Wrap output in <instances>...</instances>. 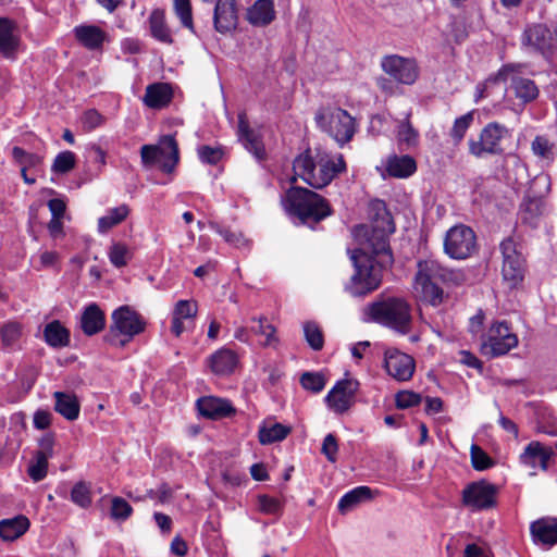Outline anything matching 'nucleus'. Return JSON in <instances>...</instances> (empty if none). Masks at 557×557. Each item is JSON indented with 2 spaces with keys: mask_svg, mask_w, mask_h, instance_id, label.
Wrapping results in <instances>:
<instances>
[{
  "mask_svg": "<svg viewBox=\"0 0 557 557\" xmlns=\"http://www.w3.org/2000/svg\"><path fill=\"white\" fill-rule=\"evenodd\" d=\"M348 251L356 271L347 289L352 296H364L380 286L383 269L393 263L391 246H358Z\"/></svg>",
  "mask_w": 557,
  "mask_h": 557,
  "instance_id": "obj_1",
  "label": "nucleus"
},
{
  "mask_svg": "<svg viewBox=\"0 0 557 557\" xmlns=\"http://www.w3.org/2000/svg\"><path fill=\"white\" fill-rule=\"evenodd\" d=\"M457 278L454 271L433 259L419 260L413 278L414 295L420 301L438 307L448 298L445 288L456 284Z\"/></svg>",
  "mask_w": 557,
  "mask_h": 557,
  "instance_id": "obj_2",
  "label": "nucleus"
},
{
  "mask_svg": "<svg viewBox=\"0 0 557 557\" xmlns=\"http://www.w3.org/2000/svg\"><path fill=\"white\" fill-rule=\"evenodd\" d=\"M286 215L295 223L314 225L333 213L330 202L305 187L292 186L281 197Z\"/></svg>",
  "mask_w": 557,
  "mask_h": 557,
  "instance_id": "obj_3",
  "label": "nucleus"
},
{
  "mask_svg": "<svg viewBox=\"0 0 557 557\" xmlns=\"http://www.w3.org/2000/svg\"><path fill=\"white\" fill-rule=\"evenodd\" d=\"M345 169L346 163L342 154L330 158L325 153L312 157L309 152H305L294 160V176L290 182L294 183L299 177L311 187L319 189L330 184Z\"/></svg>",
  "mask_w": 557,
  "mask_h": 557,
  "instance_id": "obj_4",
  "label": "nucleus"
},
{
  "mask_svg": "<svg viewBox=\"0 0 557 557\" xmlns=\"http://www.w3.org/2000/svg\"><path fill=\"white\" fill-rule=\"evenodd\" d=\"M370 224L352 226L350 233L356 244H388L395 223L386 203L374 199L369 203Z\"/></svg>",
  "mask_w": 557,
  "mask_h": 557,
  "instance_id": "obj_5",
  "label": "nucleus"
},
{
  "mask_svg": "<svg viewBox=\"0 0 557 557\" xmlns=\"http://www.w3.org/2000/svg\"><path fill=\"white\" fill-rule=\"evenodd\" d=\"M146 327L145 319L129 306H121L112 313V324L104 342L114 347H124Z\"/></svg>",
  "mask_w": 557,
  "mask_h": 557,
  "instance_id": "obj_6",
  "label": "nucleus"
},
{
  "mask_svg": "<svg viewBox=\"0 0 557 557\" xmlns=\"http://www.w3.org/2000/svg\"><path fill=\"white\" fill-rule=\"evenodd\" d=\"M318 127L341 147L349 143L357 129L355 119L341 108H323L314 116Z\"/></svg>",
  "mask_w": 557,
  "mask_h": 557,
  "instance_id": "obj_7",
  "label": "nucleus"
},
{
  "mask_svg": "<svg viewBox=\"0 0 557 557\" xmlns=\"http://www.w3.org/2000/svg\"><path fill=\"white\" fill-rule=\"evenodd\" d=\"M524 69L523 64L508 63L498 70V78L503 84H508L504 94L509 98L512 94L522 107L534 101L540 94L536 84L524 75Z\"/></svg>",
  "mask_w": 557,
  "mask_h": 557,
  "instance_id": "obj_8",
  "label": "nucleus"
},
{
  "mask_svg": "<svg viewBox=\"0 0 557 557\" xmlns=\"http://www.w3.org/2000/svg\"><path fill=\"white\" fill-rule=\"evenodd\" d=\"M371 318L400 333H407L411 322L410 307L400 298H387L369 307Z\"/></svg>",
  "mask_w": 557,
  "mask_h": 557,
  "instance_id": "obj_9",
  "label": "nucleus"
},
{
  "mask_svg": "<svg viewBox=\"0 0 557 557\" xmlns=\"http://www.w3.org/2000/svg\"><path fill=\"white\" fill-rule=\"evenodd\" d=\"M509 136V129L503 124L497 122L487 123L481 129L478 138H469V153L478 159L502 154L504 151L502 141Z\"/></svg>",
  "mask_w": 557,
  "mask_h": 557,
  "instance_id": "obj_10",
  "label": "nucleus"
},
{
  "mask_svg": "<svg viewBox=\"0 0 557 557\" xmlns=\"http://www.w3.org/2000/svg\"><path fill=\"white\" fill-rule=\"evenodd\" d=\"M162 146L144 145L140 148L141 162L145 166L158 164L164 173H172L178 162V147L173 136H164Z\"/></svg>",
  "mask_w": 557,
  "mask_h": 557,
  "instance_id": "obj_11",
  "label": "nucleus"
},
{
  "mask_svg": "<svg viewBox=\"0 0 557 557\" xmlns=\"http://www.w3.org/2000/svg\"><path fill=\"white\" fill-rule=\"evenodd\" d=\"M518 345V337L505 322L494 323L488 331L486 339L481 344L482 355L495 358L508 354Z\"/></svg>",
  "mask_w": 557,
  "mask_h": 557,
  "instance_id": "obj_12",
  "label": "nucleus"
},
{
  "mask_svg": "<svg viewBox=\"0 0 557 557\" xmlns=\"http://www.w3.org/2000/svg\"><path fill=\"white\" fill-rule=\"evenodd\" d=\"M497 487L484 480L469 483L462 491V505L473 511L487 510L496 505Z\"/></svg>",
  "mask_w": 557,
  "mask_h": 557,
  "instance_id": "obj_13",
  "label": "nucleus"
},
{
  "mask_svg": "<svg viewBox=\"0 0 557 557\" xmlns=\"http://www.w3.org/2000/svg\"><path fill=\"white\" fill-rule=\"evenodd\" d=\"M358 389L359 382L357 380H339L325 396V403L336 414H343L355 405Z\"/></svg>",
  "mask_w": 557,
  "mask_h": 557,
  "instance_id": "obj_14",
  "label": "nucleus"
},
{
  "mask_svg": "<svg viewBox=\"0 0 557 557\" xmlns=\"http://www.w3.org/2000/svg\"><path fill=\"white\" fill-rule=\"evenodd\" d=\"M381 67L384 73L404 85H412L419 76V67L416 60L398 54L383 57Z\"/></svg>",
  "mask_w": 557,
  "mask_h": 557,
  "instance_id": "obj_15",
  "label": "nucleus"
},
{
  "mask_svg": "<svg viewBox=\"0 0 557 557\" xmlns=\"http://www.w3.org/2000/svg\"><path fill=\"white\" fill-rule=\"evenodd\" d=\"M521 42L529 50L547 57L557 48V34L544 24H533L523 32Z\"/></svg>",
  "mask_w": 557,
  "mask_h": 557,
  "instance_id": "obj_16",
  "label": "nucleus"
},
{
  "mask_svg": "<svg viewBox=\"0 0 557 557\" xmlns=\"http://www.w3.org/2000/svg\"><path fill=\"white\" fill-rule=\"evenodd\" d=\"M384 368L396 381L406 382L412 377L416 362L411 356L396 348H388L384 352Z\"/></svg>",
  "mask_w": 557,
  "mask_h": 557,
  "instance_id": "obj_17",
  "label": "nucleus"
},
{
  "mask_svg": "<svg viewBox=\"0 0 557 557\" xmlns=\"http://www.w3.org/2000/svg\"><path fill=\"white\" fill-rule=\"evenodd\" d=\"M238 24V9L236 0H216L213 10V26L220 34H228L236 29Z\"/></svg>",
  "mask_w": 557,
  "mask_h": 557,
  "instance_id": "obj_18",
  "label": "nucleus"
},
{
  "mask_svg": "<svg viewBox=\"0 0 557 557\" xmlns=\"http://www.w3.org/2000/svg\"><path fill=\"white\" fill-rule=\"evenodd\" d=\"M555 456L553 447L547 446L539 441L530 442L519 456L520 462L531 469L540 468L546 471L549 460Z\"/></svg>",
  "mask_w": 557,
  "mask_h": 557,
  "instance_id": "obj_19",
  "label": "nucleus"
},
{
  "mask_svg": "<svg viewBox=\"0 0 557 557\" xmlns=\"http://www.w3.org/2000/svg\"><path fill=\"white\" fill-rule=\"evenodd\" d=\"M503 247V276L504 280L509 282L511 286H516L523 280L524 275V258L517 246H502Z\"/></svg>",
  "mask_w": 557,
  "mask_h": 557,
  "instance_id": "obj_20",
  "label": "nucleus"
},
{
  "mask_svg": "<svg viewBox=\"0 0 557 557\" xmlns=\"http://www.w3.org/2000/svg\"><path fill=\"white\" fill-rule=\"evenodd\" d=\"M75 39L81 46L90 51H100L109 35L101 27L94 24H81L73 28Z\"/></svg>",
  "mask_w": 557,
  "mask_h": 557,
  "instance_id": "obj_21",
  "label": "nucleus"
},
{
  "mask_svg": "<svg viewBox=\"0 0 557 557\" xmlns=\"http://www.w3.org/2000/svg\"><path fill=\"white\" fill-rule=\"evenodd\" d=\"M237 135L239 141L244 147L252 153V156L262 160L265 156V150L259 135L250 128L246 113L242 112L238 114V127Z\"/></svg>",
  "mask_w": 557,
  "mask_h": 557,
  "instance_id": "obj_22",
  "label": "nucleus"
},
{
  "mask_svg": "<svg viewBox=\"0 0 557 557\" xmlns=\"http://www.w3.org/2000/svg\"><path fill=\"white\" fill-rule=\"evenodd\" d=\"M530 532L535 544L554 546L557 544V518L544 517L532 522Z\"/></svg>",
  "mask_w": 557,
  "mask_h": 557,
  "instance_id": "obj_23",
  "label": "nucleus"
},
{
  "mask_svg": "<svg viewBox=\"0 0 557 557\" xmlns=\"http://www.w3.org/2000/svg\"><path fill=\"white\" fill-rule=\"evenodd\" d=\"M20 46V36L15 24L5 17H0V54L5 59H14Z\"/></svg>",
  "mask_w": 557,
  "mask_h": 557,
  "instance_id": "obj_24",
  "label": "nucleus"
},
{
  "mask_svg": "<svg viewBox=\"0 0 557 557\" xmlns=\"http://www.w3.org/2000/svg\"><path fill=\"white\" fill-rule=\"evenodd\" d=\"M199 413L206 418L219 419L234 412L232 405L224 399L208 396L197 400Z\"/></svg>",
  "mask_w": 557,
  "mask_h": 557,
  "instance_id": "obj_25",
  "label": "nucleus"
},
{
  "mask_svg": "<svg viewBox=\"0 0 557 557\" xmlns=\"http://www.w3.org/2000/svg\"><path fill=\"white\" fill-rule=\"evenodd\" d=\"M172 96V89L169 84L154 83L147 86L143 102L148 108L161 109L171 102Z\"/></svg>",
  "mask_w": 557,
  "mask_h": 557,
  "instance_id": "obj_26",
  "label": "nucleus"
},
{
  "mask_svg": "<svg viewBox=\"0 0 557 557\" xmlns=\"http://www.w3.org/2000/svg\"><path fill=\"white\" fill-rule=\"evenodd\" d=\"M53 398L55 400L54 410L69 421H74L78 418L81 411V404L78 398L73 393L54 392Z\"/></svg>",
  "mask_w": 557,
  "mask_h": 557,
  "instance_id": "obj_27",
  "label": "nucleus"
},
{
  "mask_svg": "<svg viewBox=\"0 0 557 557\" xmlns=\"http://www.w3.org/2000/svg\"><path fill=\"white\" fill-rule=\"evenodd\" d=\"M275 17L273 0H256L247 11V20L255 26H265Z\"/></svg>",
  "mask_w": 557,
  "mask_h": 557,
  "instance_id": "obj_28",
  "label": "nucleus"
},
{
  "mask_svg": "<svg viewBox=\"0 0 557 557\" xmlns=\"http://www.w3.org/2000/svg\"><path fill=\"white\" fill-rule=\"evenodd\" d=\"M290 432L292 429L289 426L268 419L259 426L258 440L262 445H270L276 442H282Z\"/></svg>",
  "mask_w": 557,
  "mask_h": 557,
  "instance_id": "obj_29",
  "label": "nucleus"
},
{
  "mask_svg": "<svg viewBox=\"0 0 557 557\" xmlns=\"http://www.w3.org/2000/svg\"><path fill=\"white\" fill-rule=\"evenodd\" d=\"M106 325L104 313L96 304L86 307L82 314L81 326L83 332L88 335H95L103 330Z\"/></svg>",
  "mask_w": 557,
  "mask_h": 557,
  "instance_id": "obj_30",
  "label": "nucleus"
},
{
  "mask_svg": "<svg viewBox=\"0 0 557 557\" xmlns=\"http://www.w3.org/2000/svg\"><path fill=\"white\" fill-rule=\"evenodd\" d=\"M151 36L161 44H173V37L170 27L165 22V14L162 10H153L148 18Z\"/></svg>",
  "mask_w": 557,
  "mask_h": 557,
  "instance_id": "obj_31",
  "label": "nucleus"
},
{
  "mask_svg": "<svg viewBox=\"0 0 557 557\" xmlns=\"http://www.w3.org/2000/svg\"><path fill=\"white\" fill-rule=\"evenodd\" d=\"M209 364L213 373L227 375L234 371L237 364V356L234 351L223 348L210 357Z\"/></svg>",
  "mask_w": 557,
  "mask_h": 557,
  "instance_id": "obj_32",
  "label": "nucleus"
},
{
  "mask_svg": "<svg viewBox=\"0 0 557 557\" xmlns=\"http://www.w3.org/2000/svg\"><path fill=\"white\" fill-rule=\"evenodd\" d=\"M29 528V520L25 516L0 521V537L3 541H14L22 536Z\"/></svg>",
  "mask_w": 557,
  "mask_h": 557,
  "instance_id": "obj_33",
  "label": "nucleus"
},
{
  "mask_svg": "<svg viewBox=\"0 0 557 557\" xmlns=\"http://www.w3.org/2000/svg\"><path fill=\"white\" fill-rule=\"evenodd\" d=\"M386 170L393 177L406 178L416 172L417 164L414 159L410 156H395L389 158Z\"/></svg>",
  "mask_w": 557,
  "mask_h": 557,
  "instance_id": "obj_34",
  "label": "nucleus"
},
{
  "mask_svg": "<svg viewBox=\"0 0 557 557\" xmlns=\"http://www.w3.org/2000/svg\"><path fill=\"white\" fill-rule=\"evenodd\" d=\"M372 498V491L368 486H358L347 492L338 502V510L346 513L362 502Z\"/></svg>",
  "mask_w": 557,
  "mask_h": 557,
  "instance_id": "obj_35",
  "label": "nucleus"
},
{
  "mask_svg": "<svg viewBox=\"0 0 557 557\" xmlns=\"http://www.w3.org/2000/svg\"><path fill=\"white\" fill-rule=\"evenodd\" d=\"M44 337L51 347H65L70 343L69 331L57 320L45 326Z\"/></svg>",
  "mask_w": 557,
  "mask_h": 557,
  "instance_id": "obj_36",
  "label": "nucleus"
},
{
  "mask_svg": "<svg viewBox=\"0 0 557 557\" xmlns=\"http://www.w3.org/2000/svg\"><path fill=\"white\" fill-rule=\"evenodd\" d=\"M129 213V209L126 205H121L115 208H111L107 213L98 220V231L106 233L115 225L124 221Z\"/></svg>",
  "mask_w": 557,
  "mask_h": 557,
  "instance_id": "obj_37",
  "label": "nucleus"
},
{
  "mask_svg": "<svg viewBox=\"0 0 557 557\" xmlns=\"http://www.w3.org/2000/svg\"><path fill=\"white\" fill-rule=\"evenodd\" d=\"M475 239V233L470 226L457 224L447 231L444 244H474Z\"/></svg>",
  "mask_w": 557,
  "mask_h": 557,
  "instance_id": "obj_38",
  "label": "nucleus"
},
{
  "mask_svg": "<svg viewBox=\"0 0 557 557\" xmlns=\"http://www.w3.org/2000/svg\"><path fill=\"white\" fill-rule=\"evenodd\" d=\"M410 113H406L403 121L397 125V140L407 147H413L419 141V133L409 122Z\"/></svg>",
  "mask_w": 557,
  "mask_h": 557,
  "instance_id": "obj_39",
  "label": "nucleus"
},
{
  "mask_svg": "<svg viewBox=\"0 0 557 557\" xmlns=\"http://www.w3.org/2000/svg\"><path fill=\"white\" fill-rule=\"evenodd\" d=\"M256 325L251 326V330L257 335L264 336V341L261 343L264 347H274L278 343V338L276 337V329L274 325L268 322L265 318H260L258 320H253Z\"/></svg>",
  "mask_w": 557,
  "mask_h": 557,
  "instance_id": "obj_40",
  "label": "nucleus"
},
{
  "mask_svg": "<svg viewBox=\"0 0 557 557\" xmlns=\"http://www.w3.org/2000/svg\"><path fill=\"white\" fill-rule=\"evenodd\" d=\"M473 111L467 112L466 114L455 120L449 135L456 145L459 144L465 138V135L470 128L471 124L473 123Z\"/></svg>",
  "mask_w": 557,
  "mask_h": 557,
  "instance_id": "obj_41",
  "label": "nucleus"
},
{
  "mask_svg": "<svg viewBox=\"0 0 557 557\" xmlns=\"http://www.w3.org/2000/svg\"><path fill=\"white\" fill-rule=\"evenodd\" d=\"M304 334L306 342L313 350H321L324 345V336L322 330L314 322L304 324Z\"/></svg>",
  "mask_w": 557,
  "mask_h": 557,
  "instance_id": "obj_42",
  "label": "nucleus"
},
{
  "mask_svg": "<svg viewBox=\"0 0 557 557\" xmlns=\"http://www.w3.org/2000/svg\"><path fill=\"white\" fill-rule=\"evenodd\" d=\"M258 510L264 515L280 516L283 511V503L276 498L265 494L257 497Z\"/></svg>",
  "mask_w": 557,
  "mask_h": 557,
  "instance_id": "obj_43",
  "label": "nucleus"
},
{
  "mask_svg": "<svg viewBox=\"0 0 557 557\" xmlns=\"http://www.w3.org/2000/svg\"><path fill=\"white\" fill-rule=\"evenodd\" d=\"M12 158L21 165V169L36 168L42 161V158L39 154L27 152L17 146L12 148Z\"/></svg>",
  "mask_w": 557,
  "mask_h": 557,
  "instance_id": "obj_44",
  "label": "nucleus"
},
{
  "mask_svg": "<svg viewBox=\"0 0 557 557\" xmlns=\"http://www.w3.org/2000/svg\"><path fill=\"white\" fill-rule=\"evenodd\" d=\"M174 11L182 25L195 34L190 0H173Z\"/></svg>",
  "mask_w": 557,
  "mask_h": 557,
  "instance_id": "obj_45",
  "label": "nucleus"
},
{
  "mask_svg": "<svg viewBox=\"0 0 557 557\" xmlns=\"http://www.w3.org/2000/svg\"><path fill=\"white\" fill-rule=\"evenodd\" d=\"M76 162L75 153L72 151H62L55 158L51 165V171L55 174H65L70 172Z\"/></svg>",
  "mask_w": 557,
  "mask_h": 557,
  "instance_id": "obj_46",
  "label": "nucleus"
},
{
  "mask_svg": "<svg viewBox=\"0 0 557 557\" xmlns=\"http://www.w3.org/2000/svg\"><path fill=\"white\" fill-rule=\"evenodd\" d=\"M71 500L82 508H87L91 504L90 487L86 482H77L71 491Z\"/></svg>",
  "mask_w": 557,
  "mask_h": 557,
  "instance_id": "obj_47",
  "label": "nucleus"
},
{
  "mask_svg": "<svg viewBox=\"0 0 557 557\" xmlns=\"http://www.w3.org/2000/svg\"><path fill=\"white\" fill-rule=\"evenodd\" d=\"M22 334L21 324L17 322H8L0 327L2 345L5 347L14 346Z\"/></svg>",
  "mask_w": 557,
  "mask_h": 557,
  "instance_id": "obj_48",
  "label": "nucleus"
},
{
  "mask_svg": "<svg viewBox=\"0 0 557 557\" xmlns=\"http://www.w3.org/2000/svg\"><path fill=\"white\" fill-rule=\"evenodd\" d=\"M108 256L114 267L121 268L128 263L134 252L129 246H110Z\"/></svg>",
  "mask_w": 557,
  "mask_h": 557,
  "instance_id": "obj_49",
  "label": "nucleus"
},
{
  "mask_svg": "<svg viewBox=\"0 0 557 557\" xmlns=\"http://www.w3.org/2000/svg\"><path fill=\"white\" fill-rule=\"evenodd\" d=\"M300 384L307 391L320 393L324 388L326 380L322 373L305 372L300 376Z\"/></svg>",
  "mask_w": 557,
  "mask_h": 557,
  "instance_id": "obj_50",
  "label": "nucleus"
},
{
  "mask_svg": "<svg viewBox=\"0 0 557 557\" xmlns=\"http://www.w3.org/2000/svg\"><path fill=\"white\" fill-rule=\"evenodd\" d=\"M48 460V457L35 454V460L29 463L27 469V473L34 482H39L47 476Z\"/></svg>",
  "mask_w": 557,
  "mask_h": 557,
  "instance_id": "obj_51",
  "label": "nucleus"
},
{
  "mask_svg": "<svg viewBox=\"0 0 557 557\" xmlns=\"http://www.w3.org/2000/svg\"><path fill=\"white\" fill-rule=\"evenodd\" d=\"M197 152L201 162L212 165L218 164L224 156L223 149L219 146L203 145L198 148Z\"/></svg>",
  "mask_w": 557,
  "mask_h": 557,
  "instance_id": "obj_52",
  "label": "nucleus"
},
{
  "mask_svg": "<svg viewBox=\"0 0 557 557\" xmlns=\"http://www.w3.org/2000/svg\"><path fill=\"white\" fill-rule=\"evenodd\" d=\"M472 467L478 470H486L493 466L492 458L478 445L473 444L470 449Z\"/></svg>",
  "mask_w": 557,
  "mask_h": 557,
  "instance_id": "obj_53",
  "label": "nucleus"
},
{
  "mask_svg": "<svg viewBox=\"0 0 557 557\" xmlns=\"http://www.w3.org/2000/svg\"><path fill=\"white\" fill-rule=\"evenodd\" d=\"M132 512V506L124 498L119 496L112 498L110 516L113 520H126Z\"/></svg>",
  "mask_w": 557,
  "mask_h": 557,
  "instance_id": "obj_54",
  "label": "nucleus"
},
{
  "mask_svg": "<svg viewBox=\"0 0 557 557\" xmlns=\"http://www.w3.org/2000/svg\"><path fill=\"white\" fill-rule=\"evenodd\" d=\"M532 152L543 159L553 158V144L545 136H536L531 144Z\"/></svg>",
  "mask_w": 557,
  "mask_h": 557,
  "instance_id": "obj_55",
  "label": "nucleus"
},
{
  "mask_svg": "<svg viewBox=\"0 0 557 557\" xmlns=\"http://www.w3.org/2000/svg\"><path fill=\"white\" fill-rule=\"evenodd\" d=\"M198 306L193 300H178L174 307L173 315L181 319H194L197 314Z\"/></svg>",
  "mask_w": 557,
  "mask_h": 557,
  "instance_id": "obj_56",
  "label": "nucleus"
},
{
  "mask_svg": "<svg viewBox=\"0 0 557 557\" xmlns=\"http://www.w3.org/2000/svg\"><path fill=\"white\" fill-rule=\"evenodd\" d=\"M421 396L414 392L403 391L398 392L395 397L396 406L399 409H406L418 406L421 403Z\"/></svg>",
  "mask_w": 557,
  "mask_h": 557,
  "instance_id": "obj_57",
  "label": "nucleus"
},
{
  "mask_svg": "<svg viewBox=\"0 0 557 557\" xmlns=\"http://www.w3.org/2000/svg\"><path fill=\"white\" fill-rule=\"evenodd\" d=\"M104 122V117L96 109L87 110L82 116V125L85 131H92Z\"/></svg>",
  "mask_w": 557,
  "mask_h": 557,
  "instance_id": "obj_58",
  "label": "nucleus"
},
{
  "mask_svg": "<svg viewBox=\"0 0 557 557\" xmlns=\"http://www.w3.org/2000/svg\"><path fill=\"white\" fill-rule=\"evenodd\" d=\"M502 81L498 78V72L492 76H490L487 79H485L484 83L479 84L476 86V94H475V101L486 98L492 95V89L494 86L500 84Z\"/></svg>",
  "mask_w": 557,
  "mask_h": 557,
  "instance_id": "obj_59",
  "label": "nucleus"
},
{
  "mask_svg": "<svg viewBox=\"0 0 557 557\" xmlns=\"http://www.w3.org/2000/svg\"><path fill=\"white\" fill-rule=\"evenodd\" d=\"M476 246H444V252L451 259L461 260L470 257Z\"/></svg>",
  "mask_w": 557,
  "mask_h": 557,
  "instance_id": "obj_60",
  "label": "nucleus"
},
{
  "mask_svg": "<svg viewBox=\"0 0 557 557\" xmlns=\"http://www.w3.org/2000/svg\"><path fill=\"white\" fill-rule=\"evenodd\" d=\"M54 442L55 438L53 433L49 432L44 434L38 441L39 449L36 454L51 458L53 456Z\"/></svg>",
  "mask_w": 557,
  "mask_h": 557,
  "instance_id": "obj_61",
  "label": "nucleus"
},
{
  "mask_svg": "<svg viewBox=\"0 0 557 557\" xmlns=\"http://www.w3.org/2000/svg\"><path fill=\"white\" fill-rule=\"evenodd\" d=\"M338 451V445L336 437L333 434H327L322 444V453L325 455L329 461L334 462Z\"/></svg>",
  "mask_w": 557,
  "mask_h": 557,
  "instance_id": "obj_62",
  "label": "nucleus"
},
{
  "mask_svg": "<svg viewBox=\"0 0 557 557\" xmlns=\"http://www.w3.org/2000/svg\"><path fill=\"white\" fill-rule=\"evenodd\" d=\"M52 414L46 410H37L34 413L33 423L38 430H45L51 424Z\"/></svg>",
  "mask_w": 557,
  "mask_h": 557,
  "instance_id": "obj_63",
  "label": "nucleus"
},
{
  "mask_svg": "<svg viewBox=\"0 0 557 557\" xmlns=\"http://www.w3.org/2000/svg\"><path fill=\"white\" fill-rule=\"evenodd\" d=\"M48 208L52 214V218L61 219L65 212L66 205L61 198H53L48 201Z\"/></svg>",
  "mask_w": 557,
  "mask_h": 557,
  "instance_id": "obj_64",
  "label": "nucleus"
}]
</instances>
